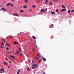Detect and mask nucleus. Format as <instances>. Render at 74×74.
<instances>
[{
    "instance_id": "5",
    "label": "nucleus",
    "mask_w": 74,
    "mask_h": 74,
    "mask_svg": "<svg viewBox=\"0 0 74 74\" xmlns=\"http://www.w3.org/2000/svg\"><path fill=\"white\" fill-rule=\"evenodd\" d=\"M67 10V9H62L61 10V11L62 12V11H66Z\"/></svg>"
},
{
    "instance_id": "42",
    "label": "nucleus",
    "mask_w": 74,
    "mask_h": 74,
    "mask_svg": "<svg viewBox=\"0 0 74 74\" xmlns=\"http://www.w3.org/2000/svg\"><path fill=\"white\" fill-rule=\"evenodd\" d=\"M18 53H19V51H18L16 53L17 54H18Z\"/></svg>"
},
{
    "instance_id": "24",
    "label": "nucleus",
    "mask_w": 74,
    "mask_h": 74,
    "mask_svg": "<svg viewBox=\"0 0 74 74\" xmlns=\"http://www.w3.org/2000/svg\"><path fill=\"white\" fill-rule=\"evenodd\" d=\"M20 12H23V11L22 10H21L20 11Z\"/></svg>"
},
{
    "instance_id": "39",
    "label": "nucleus",
    "mask_w": 74,
    "mask_h": 74,
    "mask_svg": "<svg viewBox=\"0 0 74 74\" xmlns=\"http://www.w3.org/2000/svg\"><path fill=\"white\" fill-rule=\"evenodd\" d=\"M5 60H8V59L7 58H5Z\"/></svg>"
},
{
    "instance_id": "38",
    "label": "nucleus",
    "mask_w": 74,
    "mask_h": 74,
    "mask_svg": "<svg viewBox=\"0 0 74 74\" xmlns=\"http://www.w3.org/2000/svg\"><path fill=\"white\" fill-rule=\"evenodd\" d=\"M7 53H9V54H10V52H9L8 51H7Z\"/></svg>"
},
{
    "instance_id": "23",
    "label": "nucleus",
    "mask_w": 74,
    "mask_h": 74,
    "mask_svg": "<svg viewBox=\"0 0 74 74\" xmlns=\"http://www.w3.org/2000/svg\"><path fill=\"white\" fill-rule=\"evenodd\" d=\"M6 50H8V49H9V48L7 47L6 48Z\"/></svg>"
},
{
    "instance_id": "49",
    "label": "nucleus",
    "mask_w": 74,
    "mask_h": 74,
    "mask_svg": "<svg viewBox=\"0 0 74 74\" xmlns=\"http://www.w3.org/2000/svg\"><path fill=\"white\" fill-rule=\"evenodd\" d=\"M16 52H19V51H17V50H16Z\"/></svg>"
},
{
    "instance_id": "1",
    "label": "nucleus",
    "mask_w": 74,
    "mask_h": 74,
    "mask_svg": "<svg viewBox=\"0 0 74 74\" xmlns=\"http://www.w3.org/2000/svg\"><path fill=\"white\" fill-rule=\"evenodd\" d=\"M13 15L14 16H19V15H18V14H15V13H13Z\"/></svg>"
},
{
    "instance_id": "31",
    "label": "nucleus",
    "mask_w": 74,
    "mask_h": 74,
    "mask_svg": "<svg viewBox=\"0 0 74 74\" xmlns=\"http://www.w3.org/2000/svg\"><path fill=\"white\" fill-rule=\"evenodd\" d=\"M40 56H39V57H36V59H37V58L39 59V58H40Z\"/></svg>"
},
{
    "instance_id": "55",
    "label": "nucleus",
    "mask_w": 74,
    "mask_h": 74,
    "mask_svg": "<svg viewBox=\"0 0 74 74\" xmlns=\"http://www.w3.org/2000/svg\"><path fill=\"white\" fill-rule=\"evenodd\" d=\"M0 7H1V5H0Z\"/></svg>"
},
{
    "instance_id": "60",
    "label": "nucleus",
    "mask_w": 74,
    "mask_h": 74,
    "mask_svg": "<svg viewBox=\"0 0 74 74\" xmlns=\"http://www.w3.org/2000/svg\"><path fill=\"white\" fill-rule=\"evenodd\" d=\"M36 47H37V45H36Z\"/></svg>"
},
{
    "instance_id": "19",
    "label": "nucleus",
    "mask_w": 74,
    "mask_h": 74,
    "mask_svg": "<svg viewBox=\"0 0 74 74\" xmlns=\"http://www.w3.org/2000/svg\"><path fill=\"white\" fill-rule=\"evenodd\" d=\"M23 8H27V6H26V5H24L23 6Z\"/></svg>"
},
{
    "instance_id": "2",
    "label": "nucleus",
    "mask_w": 74,
    "mask_h": 74,
    "mask_svg": "<svg viewBox=\"0 0 74 74\" xmlns=\"http://www.w3.org/2000/svg\"><path fill=\"white\" fill-rule=\"evenodd\" d=\"M42 60H43V61H46V60H46V58H44V57H42Z\"/></svg>"
},
{
    "instance_id": "63",
    "label": "nucleus",
    "mask_w": 74,
    "mask_h": 74,
    "mask_svg": "<svg viewBox=\"0 0 74 74\" xmlns=\"http://www.w3.org/2000/svg\"><path fill=\"white\" fill-rule=\"evenodd\" d=\"M0 10H1V9H0Z\"/></svg>"
},
{
    "instance_id": "8",
    "label": "nucleus",
    "mask_w": 74,
    "mask_h": 74,
    "mask_svg": "<svg viewBox=\"0 0 74 74\" xmlns=\"http://www.w3.org/2000/svg\"><path fill=\"white\" fill-rule=\"evenodd\" d=\"M10 5H11V3H8L6 4L7 6H9Z\"/></svg>"
},
{
    "instance_id": "28",
    "label": "nucleus",
    "mask_w": 74,
    "mask_h": 74,
    "mask_svg": "<svg viewBox=\"0 0 74 74\" xmlns=\"http://www.w3.org/2000/svg\"><path fill=\"white\" fill-rule=\"evenodd\" d=\"M53 1H59L57 0H53Z\"/></svg>"
},
{
    "instance_id": "64",
    "label": "nucleus",
    "mask_w": 74,
    "mask_h": 74,
    "mask_svg": "<svg viewBox=\"0 0 74 74\" xmlns=\"http://www.w3.org/2000/svg\"><path fill=\"white\" fill-rule=\"evenodd\" d=\"M15 55H16V53H15Z\"/></svg>"
},
{
    "instance_id": "56",
    "label": "nucleus",
    "mask_w": 74,
    "mask_h": 74,
    "mask_svg": "<svg viewBox=\"0 0 74 74\" xmlns=\"http://www.w3.org/2000/svg\"><path fill=\"white\" fill-rule=\"evenodd\" d=\"M20 55H22V54L20 53Z\"/></svg>"
},
{
    "instance_id": "48",
    "label": "nucleus",
    "mask_w": 74,
    "mask_h": 74,
    "mask_svg": "<svg viewBox=\"0 0 74 74\" xmlns=\"http://www.w3.org/2000/svg\"><path fill=\"white\" fill-rule=\"evenodd\" d=\"M10 66H8V68H10Z\"/></svg>"
},
{
    "instance_id": "53",
    "label": "nucleus",
    "mask_w": 74,
    "mask_h": 74,
    "mask_svg": "<svg viewBox=\"0 0 74 74\" xmlns=\"http://www.w3.org/2000/svg\"><path fill=\"white\" fill-rule=\"evenodd\" d=\"M5 11H7V9H5Z\"/></svg>"
},
{
    "instance_id": "46",
    "label": "nucleus",
    "mask_w": 74,
    "mask_h": 74,
    "mask_svg": "<svg viewBox=\"0 0 74 74\" xmlns=\"http://www.w3.org/2000/svg\"><path fill=\"white\" fill-rule=\"evenodd\" d=\"M32 11V10H29V11Z\"/></svg>"
},
{
    "instance_id": "22",
    "label": "nucleus",
    "mask_w": 74,
    "mask_h": 74,
    "mask_svg": "<svg viewBox=\"0 0 74 74\" xmlns=\"http://www.w3.org/2000/svg\"><path fill=\"white\" fill-rule=\"evenodd\" d=\"M16 43H17V42H16L15 41L14 42V44L15 45V44H16Z\"/></svg>"
},
{
    "instance_id": "43",
    "label": "nucleus",
    "mask_w": 74,
    "mask_h": 74,
    "mask_svg": "<svg viewBox=\"0 0 74 74\" xmlns=\"http://www.w3.org/2000/svg\"><path fill=\"white\" fill-rule=\"evenodd\" d=\"M12 1H15V0H11Z\"/></svg>"
},
{
    "instance_id": "21",
    "label": "nucleus",
    "mask_w": 74,
    "mask_h": 74,
    "mask_svg": "<svg viewBox=\"0 0 74 74\" xmlns=\"http://www.w3.org/2000/svg\"><path fill=\"white\" fill-rule=\"evenodd\" d=\"M59 9H57L56 10V12H58V10Z\"/></svg>"
},
{
    "instance_id": "58",
    "label": "nucleus",
    "mask_w": 74,
    "mask_h": 74,
    "mask_svg": "<svg viewBox=\"0 0 74 74\" xmlns=\"http://www.w3.org/2000/svg\"><path fill=\"white\" fill-rule=\"evenodd\" d=\"M42 1V0H41V1Z\"/></svg>"
},
{
    "instance_id": "6",
    "label": "nucleus",
    "mask_w": 74,
    "mask_h": 74,
    "mask_svg": "<svg viewBox=\"0 0 74 74\" xmlns=\"http://www.w3.org/2000/svg\"><path fill=\"white\" fill-rule=\"evenodd\" d=\"M20 71H21V69H19V70L17 72V74H19V72H20Z\"/></svg>"
},
{
    "instance_id": "32",
    "label": "nucleus",
    "mask_w": 74,
    "mask_h": 74,
    "mask_svg": "<svg viewBox=\"0 0 74 74\" xmlns=\"http://www.w3.org/2000/svg\"><path fill=\"white\" fill-rule=\"evenodd\" d=\"M6 45H8L9 47L10 46V44L8 45V44H6Z\"/></svg>"
},
{
    "instance_id": "34",
    "label": "nucleus",
    "mask_w": 74,
    "mask_h": 74,
    "mask_svg": "<svg viewBox=\"0 0 74 74\" xmlns=\"http://www.w3.org/2000/svg\"><path fill=\"white\" fill-rule=\"evenodd\" d=\"M12 52L11 51H10V52H9V54H11Z\"/></svg>"
},
{
    "instance_id": "29",
    "label": "nucleus",
    "mask_w": 74,
    "mask_h": 74,
    "mask_svg": "<svg viewBox=\"0 0 74 74\" xmlns=\"http://www.w3.org/2000/svg\"><path fill=\"white\" fill-rule=\"evenodd\" d=\"M41 60H40L38 61L40 63H41Z\"/></svg>"
},
{
    "instance_id": "16",
    "label": "nucleus",
    "mask_w": 74,
    "mask_h": 74,
    "mask_svg": "<svg viewBox=\"0 0 74 74\" xmlns=\"http://www.w3.org/2000/svg\"><path fill=\"white\" fill-rule=\"evenodd\" d=\"M0 70H2V71H4V69H1Z\"/></svg>"
},
{
    "instance_id": "57",
    "label": "nucleus",
    "mask_w": 74,
    "mask_h": 74,
    "mask_svg": "<svg viewBox=\"0 0 74 74\" xmlns=\"http://www.w3.org/2000/svg\"><path fill=\"white\" fill-rule=\"evenodd\" d=\"M29 62H30L31 61H29Z\"/></svg>"
},
{
    "instance_id": "45",
    "label": "nucleus",
    "mask_w": 74,
    "mask_h": 74,
    "mask_svg": "<svg viewBox=\"0 0 74 74\" xmlns=\"http://www.w3.org/2000/svg\"><path fill=\"white\" fill-rule=\"evenodd\" d=\"M0 71L1 72V73H2V71L1 70H0Z\"/></svg>"
},
{
    "instance_id": "11",
    "label": "nucleus",
    "mask_w": 74,
    "mask_h": 74,
    "mask_svg": "<svg viewBox=\"0 0 74 74\" xmlns=\"http://www.w3.org/2000/svg\"><path fill=\"white\" fill-rule=\"evenodd\" d=\"M32 38H34V40H36V37H35V36H32Z\"/></svg>"
},
{
    "instance_id": "36",
    "label": "nucleus",
    "mask_w": 74,
    "mask_h": 74,
    "mask_svg": "<svg viewBox=\"0 0 74 74\" xmlns=\"http://www.w3.org/2000/svg\"><path fill=\"white\" fill-rule=\"evenodd\" d=\"M9 37H10V38H12L13 37L12 36H9Z\"/></svg>"
},
{
    "instance_id": "35",
    "label": "nucleus",
    "mask_w": 74,
    "mask_h": 74,
    "mask_svg": "<svg viewBox=\"0 0 74 74\" xmlns=\"http://www.w3.org/2000/svg\"><path fill=\"white\" fill-rule=\"evenodd\" d=\"M48 10V8H46V9H45V11H47V10Z\"/></svg>"
},
{
    "instance_id": "41",
    "label": "nucleus",
    "mask_w": 74,
    "mask_h": 74,
    "mask_svg": "<svg viewBox=\"0 0 74 74\" xmlns=\"http://www.w3.org/2000/svg\"><path fill=\"white\" fill-rule=\"evenodd\" d=\"M0 48H3V46H1L0 47Z\"/></svg>"
},
{
    "instance_id": "37",
    "label": "nucleus",
    "mask_w": 74,
    "mask_h": 74,
    "mask_svg": "<svg viewBox=\"0 0 74 74\" xmlns=\"http://www.w3.org/2000/svg\"><path fill=\"white\" fill-rule=\"evenodd\" d=\"M1 44H2V45H3V46L4 45V44L3 43V42H2Z\"/></svg>"
},
{
    "instance_id": "10",
    "label": "nucleus",
    "mask_w": 74,
    "mask_h": 74,
    "mask_svg": "<svg viewBox=\"0 0 74 74\" xmlns=\"http://www.w3.org/2000/svg\"><path fill=\"white\" fill-rule=\"evenodd\" d=\"M24 1L25 3H28L29 1L27 0H24Z\"/></svg>"
},
{
    "instance_id": "9",
    "label": "nucleus",
    "mask_w": 74,
    "mask_h": 74,
    "mask_svg": "<svg viewBox=\"0 0 74 74\" xmlns=\"http://www.w3.org/2000/svg\"><path fill=\"white\" fill-rule=\"evenodd\" d=\"M10 57H12V58H13V59H15V57H14L13 56L11 55Z\"/></svg>"
},
{
    "instance_id": "15",
    "label": "nucleus",
    "mask_w": 74,
    "mask_h": 74,
    "mask_svg": "<svg viewBox=\"0 0 74 74\" xmlns=\"http://www.w3.org/2000/svg\"><path fill=\"white\" fill-rule=\"evenodd\" d=\"M48 1V0H46V1L45 2V4H47Z\"/></svg>"
},
{
    "instance_id": "59",
    "label": "nucleus",
    "mask_w": 74,
    "mask_h": 74,
    "mask_svg": "<svg viewBox=\"0 0 74 74\" xmlns=\"http://www.w3.org/2000/svg\"><path fill=\"white\" fill-rule=\"evenodd\" d=\"M34 67H36V66H34Z\"/></svg>"
},
{
    "instance_id": "30",
    "label": "nucleus",
    "mask_w": 74,
    "mask_h": 74,
    "mask_svg": "<svg viewBox=\"0 0 74 74\" xmlns=\"http://www.w3.org/2000/svg\"><path fill=\"white\" fill-rule=\"evenodd\" d=\"M40 56V54H39L38 53L37 56Z\"/></svg>"
},
{
    "instance_id": "62",
    "label": "nucleus",
    "mask_w": 74,
    "mask_h": 74,
    "mask_svg": "<svg viewBox=\"0 0 74 74\" xmlns=\"http://www.w3.org/2000/svg\"><path fill=\"white\" fill-rule=\"evenodd\" d=\"M13 52H14V51H13Z\"/></svg>"
},
{
    "instance_id": "33",
    "label": "nucleus",
    "mask_w": 74,
    "mask_h": 74,
    "mask_svg": "<svg viewBox=\"0 0 74 74\" xmlns=\"http://www.w3.org/2000/svg\"><path fill=\"white\" fill-rule=\"evenodd\" d=\"M10 5L11 6H12V7H14V5H12V4H11V3Z\"/></svg>"
},
{
    "instance_id": "12",
    "label": "nucleus",
    "mask_w": 74,
    "mask_h": 74,
    "mask_svg": "<svg viewBox=\"0 0 74 74\" xmlns=\"http://www.w3.org/2000/svg\"><path fill=\"white\" fill-rule=\"evenodd\" d=\"M61 6L62 8H66V7H65V6H64V5H62Z\"/></svg>"
},
{
    "instance_id": "18",
    "label": "nucleus",
    "mask_w": 74,
    "mask_h": 74,
    "mask_svg": "<svg viewBox=\"0 0 74 74\" xmlns=\"http://www.w3.org/2000/svg\"><path fill=\"white\" fill-rule=\"evenodd\" d=\"M1 10H3V11H5V9H4V8H2Z\"/></svg>"
},
{
    "instance_id": "7",
    "label": "nucleus",
    "mask_w": 74,
    "mask_h": 74,
    "mask_svg": "<svg viewBox=\"0 0 74 74\" xmlns=\"http://www.w3.org/2000/svg\"><path fill=\"white\" fill-rule=\"evenodd\" d=\"M51 14H55V12H51Z\"/></svg>"
},
{
    "instance_id": "13",
    "label": "nucleus",
    "mask_w": 74,
    "mask_h": 74,
    "mask_svg": "<svg viewBox=\"0 0 74 74\" xmlns=\"http://www.w3.org/2000/svg\"><path fill=\"white\" fill-rule=\"evenodd\" d=\"M49 5H52V2H49Z\"/></svg>"
},
{
    "instance_id": "50",
    "label": "nucleus",
    "mask_w": 74,
    "mask_h": 74,
    "mask_svg": "<svg viewBox=\"0 0 74 74\" xmlns=\"http://www.w3.org/2000/svg\"><path fill=\"white\" fill-rule=\"evenodd\" d=\"M17 36H19V34H17Z\"/></svg>"
},
{
    "instance_id": "52",
    "label": "nucleus",
    "mask_w": 74,
    "mask_h": 74,
    "mask_svg": "<svg viewBox=\"0 0 74 74\" xmlns=\"http://www.w3.org/2000/svg\"><path fill=\"white\" fill-rule=\"evenodd\" d=\"M4 43H5V40H4Z\"/></svg>"
},
{
    "instance_id": "17",
    "label": "nucleus",
    "mask_w": 74,
    "mask_h": 74,
    "mask_svg": "<svg viewBox=\"0 0 74 74\" xmlns=\"http://www.w3.org/2000/svg\"><path fill=\"white\" fill-rule=\"evenodd\" d=\"M38 66L37 65H35V67L36 68H37V67H38Z\"/></svg>"
},
{
    "instance_id": "40",
    "label": "nucleus",
    "mask_w": 74,
    "mask_h": 74,
    "mask_svg": "<svg viewBox=\"0 0 74 74\" xmlns=\"http://www.w3.org/2000/svg\"><path fill=\"white\" fill-rule=\"evenodd\" d=\"M34 66H36V64H34V65H33Z\"/></svg>"
},
{
    "instance_id": "54",
    "label": "nucleus",
    "mask_w": 74,
    "mask_h": 74,
    "mask_svg": "<svg viewBox=\"0 0 74 74\" xmlns=\"http://www.w3.org/2000/svg\"><path fill=\"white\" fill-rule=\"evenodd\" d=\"M52 26H53V24H51Z\"/></svg>"
},
{
    "instance_id": "4",
    "label": "nucleus",
    "mask_w": 74,
    "mask_h": 74,
    "mask_svg": "<svg viewBox=\"0 0 74 74\" xmlns=\"http://www.w3.org/2000/svg\"><path fill=\"white\" fill-rule=\"evenodd\" d=\"M40 12H45V11L43 10V9H41L40 11Z\"/></svg>"
},
{
    "instance_id": "27",
    "label": "nucleus",
    "mask_w": 74,
    "mask_h": 74,
    "mask_svg": "<svg viewBox=\"0 0 74 74\" xmlns=\"http://www.w3.org/2000/svg\"><path fill=\"white\" fill-rule=\"evenodd\" d=\"M73 12H74V10H71V12L72 13H73Z\"/></svg>"
},
{
    "instance_id": "47",
    "label": "nucleus",
    "mask_w": 74,
    "mask_h": 74,
    "mask_svg": "<svg viewBox=\"0 0 74 74\" xmlns=\"http://www.w3.org/2000/svg\"><path fill=\"white\" fill-rule=\"evenodd\" d=\"M2 40V41H5V40H4L3 39Z\"/></svg>"
},
{
    "instance_id": "3",
    "label": "nucleus",
    "mask_w": 74,
    "mask_h": 74,
    "mask_svg": "<svg viewBox=\"0 0 74 74\" xmlns=\"http://www.w3.org/2000/svg\"><path fill=\"white\" fill-rule=\"evenodd\" d=\"M3 63H4V64H5V65H6V66L8 65V64L5 61H3Z\"/></svg>"
},
{
    "instance_id": "61",
    "label": "nucleus",
    "mask_w": 74,
    "mask_h": 74,
    "mask_svg": "<svg viewBox=\"0 0 74 74\" xmlns=\"http://www.w3.org/2000/svg\"><path fill=\"white\" fill-rule=\"evenodd\" d=\"M10 63H12V62H10Z\"/></svg>"
},
{
    "instance_id": "44",
    "label": "nucleus",
    "mask_w": 74,
    "mask_h": 74,
    "mask_svg": "<svg viewBox=\"0 0 74 74\" xmlns=\"http://www.w3.org/2000/svg\"><path fill=\"white\" fill-rule=\"evenodd\" d=\"M19 51H21V48H19Z\"/></svg>"
},
{
    "instance_id": "14",
    "label": "nucleus",
    "mask_w": 74,
    "mask_h": 74,
    "mask_svg": "<svg viewBox=\"0 0 74 74\" xmlns=\"http://www.w3.org/2000/svg\"><path fill=\"white\" fill-rule=\"evenodd\" d=\"M32 69H36V67H34V66H32Z\"/></svg>"
},
{
    "instance_id": "20",
    "label": "nucleus",
    "mask_w": 74,
    "mask_h": 74,
    "mask_svg": "<svg viewBox=\"0 0 74 74\" xmlns=\"http://www.w3.org/2000/svg\"><path fill=\"white\" fill-rule=\"evenodd\" d=\"M70 12H71V11H70V10H69L68 11V13H69V14L70 13Z\"/></svg>"
},
{
    "instance_id": "25",
    "label": "nucleus",
    "mask_w": 74,
    "mask_h": 74,
    "mask_svg": "<svg viewBox=\"0 0 74 74\" xmlns=\"http://www.w3.org/2000/svg\"><path fill=\"white\" fill-rule=\"evenodd\" d=\"M27 70H28L29 71V70H30V68H28L27 69Z\"/></svg>"
},
{
    "instance_id": "26",
    "label": "nucleus",
    "mask_w": 74,
    "mask_h": 74,
    "mask_svg": "<svg viewBox=\"0 0 74 74\" xmlns=\"http://www.w3.org/2000/svg\"><path fill=\"white\" fill-rule=\"evenodd\" d=\"M32 7H33V8H35V7H36V6L33 5L32 6Z\"/></svg>"
},
{
    "instance_id": "51",
    "label": "nucleus",
    "mask_w": 74,
    "mask_h": 74,
    "mask_svg": "<svg viewBox=\"0 0 74 74\" xmlns=\"http://www.w3.org/2000/svg\"><path fill=\"white\" fill-rule=\"evenodd\" d=\"M34 49L33 48V49H32V50L33 51V50H34Z\"/></svg>"
}]
</instances>
